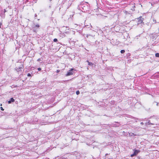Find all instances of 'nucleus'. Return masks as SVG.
Returning a JSON list of instances; mask_svg holds the SVG:
<instances>
[{"label": "nucleus", "instance_id": "14", "mask_svg": "<svg viewBox=\"0 0 159 159\" xmlns=\"http://www.w3.org/2000/svg\"><path fill=\"white\" fill-rule=\"evenodd\" d=\"M76 94H77V95H79V94H80V91L79 90H78L76 91Z\"/></svg>", "mask_w": 159, "mask_h": 159}, {"label": "nucleus", "instance_id": "33", "mask_svg": "<svg viewBox=\"0 0 159 159\" xmlns=\"http://www.w3.org/2000/svg\"><path fill=\"white\" fill-rule=\"evenodd\" d=\"M158 30H159V29Z\"/></svg>", "mask_w": 159, "mask_h": 159}, {"label": "nucleus", "instance_id": "17", "mask_svg": "<svg viewBox=\"0 0 159 159\" xmlns=\"http://www.w3.org/2000/svg\"><path fill=\"white\" fill-rule=\"evenodd\" d=\"M41 69L39 67V68H38V70L39 71H40L41 70Z\"/></svg>", "mask_w": 159, "mask_h": 159}, {"label": "nucleus", "instance_id": "5", "mask_svg": "<svg viewBox=\"0 0 159 159\" xmlns=\"http://www.w3.org/2000/svg\"><path fill=\"white\" fill-rule=\"evenodd\" d=\"M15 101V100L13 98H10V100L8 101V103L9 104L11 103L12 102H13Z\"/></svg>", "mask_w": 159, "mask_h": 159}, {"label": "nucleus", "instance_id": "31", "mask_svg": "<svg viewBox=\"0 0 159 159\" xmlns=\"http://www.w3.org/2000/svg\"><path fill=\"white\" fill-rule=\"evenodd\" d=\"M107 155V154H106V155Z\"/></svg>", "mask_w": 159, "mask_h": 159}, {"label": "nucleus", "instance_id": "27", "mask_svg": "<svg viewBox=\"0 0 159 159\" xmlns=\"http://www.w3.org/2000/svg\"><path fill=\"white\" fill-rule=\"evenodd\" d=\"M140 124L141 125H143V122H141Z\"/></svg>", "mask_w": 159, "mask_h": 159}, {"label": "nucleus", "instance_id": "13", "mask_svg": "<svg viewBox=\"0 0 159 159\" xmlns=\"http://www.w3.org/2000/svg\"><path fill=\"white\" fill-rule=\"evenodd\" d=\"M58 41V40H57V39H53V41L54 42H57V41Z\"/></svg>", "mask_w": 159, "mask_h": 159}, {"label": "nucleus", "instance_id": "16", "mask_svg": "<svg viewBox=\"0 0 159 159\" xmlns=\"http://www.w3.org/2000/svg\"><path fill=\"white\" fill-rule=\"evenodd\" d=\"M71 15H70V16H67L68 17L67 18H68V19H69L70 18H71Z\"/></svg>", "mask_w": 159, "mask_h": 159}, {"label": "nucleus", "instance_id": "19", "mask_svg": "<svg viewBox=\"0 0 159 159\" xmlns=\"http://www.w3.org/2000/svg\"><path fill=\"white\" fill-rule=\"evenodd\" d=\"M134 153L133 154H131V157H133L134 156H135V155H134Z\"/></svg>", "mask_w": 159, "mask_h": 159}, {"label": "nucleus", "instance_id": "4", "mask_svg": "<svg viewBox=\"0 0 159 159\" xmlns=\"http://www.w3.org/2000/svg\"><path fill=\"white\" fill-rule=\"evenodd\" d=\"M74 70V69L73 68L71 69L66 74V76H68L72 75L73 74L72 71Z\"/></svg>", "mask_w": 159, "mask_h": 159}, {"label": "nucleus", "instance_id": "20", "mask_svg": "<svg viewBox=\"0 0 159 159\" xmlns=\"http://www.w3.org/2000/svg\"><path fill=\"white\" fill-rule=\"evenodd\" d=\"M60 70H57L56 72H57V73H59L60 72Z\"/></svg>", "mask_w": 159, "mask_h": 159}, {"label": "nucleus", "instance_id": "9", "mask_svg": "<svg viewBox=\"0 0 159 159\" xmlns=\"http://www.w3.org/2000/svg\"><path fill=\"white\" fill-rule=\"evenodd\" d=\"M139 152V151L137 150H135L134 151V155H137L138 153Z\"/></svg>", "mask_w": 159, "mask_h": 159}, {"label": "nucleus", "instance_id": "10", "mask_svg": "<svg viewBox=\"0 0 159 159\" xmlns=\"http://www.w3.org/2000/svg\"><path fill=\"white\" fill-rule=\"evenodd\" d=\"M129 135L130 136H134L135 135L134 134V133H129Z\"/></svg>", "mask_w": 159, "mask_h": 159}, {"label": "nucleus", "instance_id": "22", "mask_svg": "<svg viewBox=\"0 0 159 159\" xmlns=\"http://www.w3.org/2000/svg\"><path fill=\"white\" fill-rule=\"evenodd\" d=\"M153 21L154 22H155V23H156V22H156V20H155L153 19Z\"/></svg>", "mask_w": 159, "mask_h": 159}, {"label": "nucleus", "instance_id": "8", "mask_svg": "<svg viewBox=\"0 0 159 159\" xmlns=\"http://www.w3.org/2000/svg\"><path fill=\"white\" fill-rule=\"evenodd\" d=\"M154 125V124L151 123L150 122V120H149L148 122L146 123V125Z\"/></svg>", "mask_w": 159, "mask_h": 159}, {"label": "nucleus", "instance_id": "1", "mask_svg": "<svg viewBox=\"0 0 159 159\" xmlns=\"http://www.w3.org/2000/svg\"><path fill=\"white\" fill-rule=\"evenodd\" d=\"M24 67L23 64H22L21 66L19 67H16L15 68V70L17 71L18 73H20L21 74H22V69H23Z\"/></svg>", "mask_w": 159, "mask_h": 159}, {"label": "nucleus", "instance_id": "29", "mask_svg": "<svg viewBox=\"0 0 159 159\" xmlns=\"http://www.w3.org/2000/svg\"><path fill=\"white\" fill-rule=\"evenodd\" d=\"M52 0H49L50 2H51Z\"/></svg>", "mask_w": 159, "mask_h": 159}, {"label": "nucleus", "instance_id": "23", "mask_svg": "<svg viewBox=\"0 0 159 159\" xmlns=\"http://www.w3.org/2000/svg\"><path fill=\"white\" fill-rule=\"evenodd\" d=\"M132 118H134V119H136V120H138V118H135V117H132Z\"/></svg>", "mask_w": 159, "mask_h": 159}, {"label": "nucleus", "instance_id": "15", "mask_svg": "<svg viewBox=\"0 0 159 159\" xmlns=\"http://www.w3.org/2000/svg\"><path fill=\"white\" fill-rule=\"evenodd\" d=\"M27 75L28 76H31V75L30 73H28Z\"/></svg>", "mask_w": 159, "mask_h": 159}, {"label": "nucleus", "instance_id": "6", "mask_svg": "<svg viewBox=\"0 0 159 159\" xmlns=\"http://www.w3.org/2000/svg\"><path fill=\"white\" fill-rule=\"evenodd\" d=\"M7 11L5 9H4L3 10H2V11L1 14L3 16H5V12H6Z\"/></svg>", "mask_w": 159, "mask_h": 159}, {"label": "nucleus", "instance_id": "28", "mask_svg": "<svg viewBox=\"0 0 159 159\" xmlns=\"http://www.w3.org/2000/svg\"><path fill=\"white\" fill-rule=\"evenodd\" d=\"M1 25H2V24L1 23H0V28H1Z\"/></svg>", "mask_w": 159, "mask_h": 159}, {"label": "nucleus", "instance_id": "25", "mask_svg": "<svg viewBox=\"0 0 159 159\" xmlns=\"http://www.w3.org/2000/svg\"><path fill=\"white\" fill-rule=\"evenodd\" d=\"M40 58L38 59L37 60V61H40Z\"/></svg>", "mask_w": 159, "mask_h": 159}, {"label": "nucleus", "instance_id": "7", "mask_svg": "<svg viewBox=\"0 0 159 159\" xmlns=\"http://www.w3.org/2000/svg\"><path fill=\"white\" fill-rule=\"evenodd\" d=\"M87 62L88 63V65L89 66H93V63H92L91 62H89V61H87Z\"/></svg>", "mask_w": 159, "mask_h": 159}, {"label": "nucleus", "instance_id": "32", "mask_svg": "<svg viewBox=\"0 0 159 159\" xmlns=\"http://www.w3.org/2000/svg\"><path fill=\"white\" fill-rule=\"evenodd\" d=\"M155 119H156V120H157V118H156Z\"/></svg>", "mask_w": 159, "mask_h": 159}, {"label": "nucleus", "instance_id": "24", "mask_svg": "<svg viewBox=\"0 0 159 159\" xmlns=\"http://www.w3.org/2000/svg\"><path fill=\"white\" fill-rule=\"evenodd\" d=\"M155 102V103H157V106H158V103L157 102Z\"/></svg>", "mask_w": 159, "mask_h": 159}, {"label": "nucleus", "instance_id": "30", "mask_svg": "<svg viewBox=\"0 0 159 159\" xmlns=\"http://www.w3.org/2000/svg\"><path fill=\"white\" fill-rule=\"evenodd\" d=\"M157 73H158V74H159V72H157Z\"/></svg>", "mask_w": 159, "mask_h": 159}, {"label": "nucleus", "instance_id": "2", "mask_svg": "<svg viewBox=\"0 0 159 159\" xmlns=\"http://www.w3.org/2000/svg\"><path fill=\"white\" fill-rule=\"evenodd\" d=\"M40 26L38 24L35 25L34 26L32 27V29L34 32L36 33L38 29H39Z\"/></svg>", "mask_w": 159, "mask_h": 159}, {"label": "nucleus", "instance_id": "3", "mask_svg": "<svg viewBox=\"0 0 159 159\" xmlns=\"http://www.w3.org/2000/svg\"><path fill=\"white\" fill-rule=\"evenodd\" d=\"M138 25L140 24L143 22V19L142 18V16H140L139 18L138 19Z\"/></svg>", "mask_w": 159, "mask_h": 159}, {"label": "nucleus", "instance_id": "21", "mask_svg": "<svg viewBox=\"0 0 159 159\" xmlns=\"http://www.w3.org/2000/svg\"><path fill=\"white\" fill-rule=\"evenodd\" d=\"M0 108H1V110L4 111V109H3V108L2 107H0Z\"/></svg>", "mask_w": 159, "mask_h": 159}, {"label": "nucleus", "instance_id": "12", "mask_svg": "<svg viewBox=\"0 0 159 159\" xmlns=\"http://www.w3.org/2000/svg\"><path fill=\"white\" fill-rule=\"evenodd\" d=\"M125 52V50H122L120 51V52L121 53H124Z\"/></svg>", "mask_w": 159, "mask_h": 159}, {"label": "nucleus", "instance_id": "11", "mask_svg": "<svg viewBox=\"0 0 159 159\" xmlns=\"http://www.w3.org/2000/svg\"><path fill=\"white\" fill-rule=\"evenodd\" d=\"M155 56L157 57H159V53H156Z\"/></svg>", "mask_w": 159, "mask_h": 159}, {"label": "nucleus", "instance_id": "18", "mask_svg": "<svg viewBox=\"0 0 159 159\" xmlns=\"http://www.w3.org/2000/svg\"><path fill=\"white\" fill-rule=\"evenodd\" d=\"M134 153L133 154H131V157H133L134 156H135V155H134Z\"/></svg>", "mask_w": 159, "mask_h": 159}, {"label": "nucleus", "instance_id": "26", "mask_svg": "<svg viewBox=\"0 0 159 159\" xmlns=\"http://www.w3.org/2000/svg\"><path fill=\"white\" fill-rule=\"evenodd\" d=\"M37 16V15L36 14H35V17Z\"/></svg>", "mask_w": 159, "mask_h": 159}]
</instances>
